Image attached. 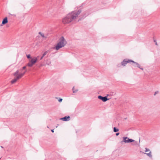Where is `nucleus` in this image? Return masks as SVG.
<instances>
[{
  "mask_svg": "<svg viewBox=\"0 0 160 160\" xmlns=\"http://www.w3.org/2000/svg\"><path fill=\"white\" fill-rule=\"evenodd\" d=\"M81 11L80 10L78 11H74L68 14L62 20L64 23H69L75 21L76 19L80 14Z\"/></svg>",
  "mask_w": 160,
  "mask_h": 160,
  "instance_id": "f257e3e1",
  "label": "nucleus"
},
{
  "mask_svg": "<svg viewBox=\"0 0 160 160\" xmlns=\"http://www.w3.org/2000/svg\"><path fill=\"white\" fill-rule=\"evenodd\" d=\"M67 43V41L64 37L62 36L59 38L58 43L55 47L53 48V49L57 50H58L60 48L65 46Z\"/></svg>",
  "mask_w": 160,
  "mask_h": 160,
  "instance_id": "f03ea898",
  "label": "nucleus"
},
{
  "mask_svg": "<svg viewBox=\"0 0 160 160\" xmlns=\"http://www.w3.org/2000/svg\"><path fill=\"white\" fill-rule=\"evenodd\" d=\"M19 70H17L14 72V73H13V75L15 77V78L13 79L11 81V83L12 84L15 83L18 80L22 78V74L20 75H18V73H19Z\"/></svg>",
  "mask_w": 160,
  "mask_h": 160,
  "instance_id": "7ed1b4c3",
  "label": "nucleus"
},
{
  "mask_svg": "<svg viewBox=\"0 0 160 160\" xmlns=\"http://www.w3.org/2000/svg\"><path fill=\"white\" fill-rule=\"evenodd\" d=\"M38 57H39L38 56L37 58L34 57L33 58H31V60H29L27 65L29 67H32L37 62L38 60L37 58Z\"/></svg>",
  "mask_w": 160,
  "mask_h": 160,
  "instance_id": "20e7f679",
  "label": "nucleus"
},
{
  "mask_svg": "<svg viewBox=\"0 0 160 160\" xmlns=\"http://www.w3.org/2000/svg\"><path fill=\"white\" fill-rule=\"evenodd\" d=\"M130 62H134V61L132 60H129L128 59H124V60L121 62V65L123 66H125L128 63Z\"/></svg>",
  "mask_w": 160,
  "mask_h": 160,
  "instance_id": "39448f33",
  "label": "nucleus"
},
{
  "mask_svg": "<svg viewBox=\"0 0 160 160\" xmlns=\"http://www.w3.org/2000/svg\"><path fill=\"white\" fill-rule=\"evenodd\" d=\"M123 141L125 143L131 142L134 141V140L129 139L127 137H123Z\"/></svg>",
  "mask_w": 160,
  "mask_h": 160,
  "instance_id": "423d86ee",
  "label": "nucleus"
},
{
  "mask_svg": "<svg viewBox=\"0 0 160 160\" xmlns=\"http://www.w3.org/2000/svg\"><path fill=\"white\" fill-rule=\"evenodd\" d=\"M98 99L102 100L103 102H105L109 99L108 98L107 96L103 97L101 95L98 96Z\"/></svg>",
  "mask_w": 160,
  "mask_h": 160,
  "instance_id": "0eeeda50",
  "label": "nucleus"
},
{
  "mask_svg": "<svg viewBox=\"0 0 160 160\" xmlns=\"http://www.w3.org/2000/svg\"><path fill=\"white\" fill-rule=\"evenodd\" d=\"M60 119L64 121H68L70 119V117L69 116H65V117L61 118Z\"/></svg>",
  "mask_w": 160,
  "mask_h": 160,
  "instance_id": "6e6552de",
  "label": "nucleus"
},
{
  "mask_svg": "<svg viewBox=\"0 0 160 160\" xmlns=\"http://www.w3.org/2000/svg\"><path fill=\"white\" fill-rule=\"evenodd\" d=\"M8 22V18L7 17H6L4 18V19L2 20V23L3 24H5L7 23Z\"/></svg>",
  "mask_w": 160,
  "mask_h": 160,
  "instance_id": "1a4fd4ad",
  "label": "nucleus"
},
{
  "mask_svg": "<svg viewBox=\"0 0 160 160\" xmlns=\"http://www.w3.org/2000/svg\"><path fill=\"white\" fill-rule=\"evenodd\" d=\"M133 62L134 63H135L137 65V66L138 68H140V69H141V70H143V68H140V65L138 63L135 62L134 61V62Z\"/></svg>",
  "mask_w": 160,
  "mask_h": 160,
  "instance_id": "9d476101",
  "label": "nucleus"
},
{
  "mask_svg": "<svg viewBox=\"0 0 160 160\" xmlns=\"http://www.w3.org/2000/svg\"><path fill=\"white\" fill-rule=\"evenodd\" d=\"M144 154H146L148 156H149V157L152 158V153L151 151H150L149 153H143Z\"/></svg>",
  "mask_w": 160,
  "mask_h": 160,
  "instance_id": "9b49d317",
  "label": "nucleus"
},
{
  "mask_svg": "<svg viewBox=\"0 0 160 160\" xmlns=\"http://www.w3.org/2000/svg\"><path fill=\"white\" fill-rule=\"evenodd\" d=\"M119 129L118 128H117L116 127H114L113 128V132H117L118 131Z\"/></svg>",
  "mask_w": 160,
  "mask_h": 160,
  "instance_id": "f8f14e48",
  "label": "nucleus"
},
{
  "mask_svg": "<svg viewBox=\"0 0 160 160\" xmlns=\"http://www.w3.org/2000/svg\"><path fill=\"white\" fill-rule=\"evenodd\" d=\"M132 143V144L133 145H138V142L137 141H134Z\"/></svg>",
  "mask_w": 160,
  "mask_h": 160,
  "instance_id": "ddd939ff",
  "label": "nucleus"
},
{
  "mask_svg": "<svg viewBox=\"0 0 160 160\" xmlns=\"http://www.w3.org/2000/svg\"><path fill=\"white\" fill-rule=\"evenodd\" d=\"M48 52V51H46L44 53L42 54V56L44 57Z\"/></svg>",
  "mask_w": 160,
  "mask_h": 160,
  "instance_id": "4468645a",
  "label": "nucleus"
},
{
  "mask_svg": "<svg viewBox=\"0 0 160 160\" xmlns=\"http://www.w3.org/2000/svg\"><path fill=\"white\" fill-rule=\"evenodd\" d=\"M39 34H40L41 36L43 38H46V37L45 36L44 34L43 33H42L41 32H39Z\"/></svg>",
  "mask_w": 160,
  "mask_h": 160,
  "instance_id": "2eb2a0df",
  "label": "nucleus"
},
{
  "mask_svg": "<svg viewBox=\"0 0 160 160\" xmlns=\"http://www.w3.org/2000/svg\"><path fill=\"white\" fill-rule=\"evenodd\" d=\"M26 72V70L23 73H20V74H18V75H20L21 74H22V77L25 74V72Z\"/></svg>",
  "mask_w": 160,
  "mask_h": 160,
  "instance_id": "dca6fc26",
  "label": "nucleus"
},
{
  "mask_svg": "<svg viewBox=\"0 0 160 160\" xmlns=\"http://www.w3.org/2000/svg\"><path fill=\"white\" fill-rule=\"evenodd\" d=\"M74 87H73L72 88L73 92L74 93H76L78 91V90L76 89L75 90H74Z\"/></svg>",
  "mask_w": 160,
  "mask_h": 160,
  "instance_id": "f3484780",
  "label": "nucleus"
},
{
  "mask_svg": "<svg viewBox=\"0 0 160 160\" xmlns=\"http://www.w3.org/2000/svg\"><path fill=\"white\" fill-rule=\"evenodd\" d=\"M27 58H31V55L30 54H28V55H27Z\"/></svg>",
  "mask_w": 160,
  "mask_h": 160,
  "instance_id": "a211bd4d",
  "label": "nucleus"
},
{
  "mask_svg": "<svg viewBox=\"0 0 160 160\" xmlns=\"http://www.w3.org/2000/svg\"><path fill=\"white\" fill-rule=\"evenodd\" d=\"M148 151H149V152L150 151V149L148 148H146L145 152H148Z\"/></svg>",
  "mask_w": 160,
  "mask_h": 160,
  "instance_id": "6ab92c4d",
  "label": "nucleus"
},
{
  "mask_svg": "<svg viewBox=\"0 0 160 160\" xmlns=\"http://www.w3.org/2000/svg\"><path fill=\"white\" fill-rule=\"evenodd\" d=\"M159 92L158 91H156L155 93H154V96H155L156 94H157Z\"/></svg>",
  "mask_w": 160,
  "mask_h": 160,
  "instance_id": "aec40b11",
  "label": "nucleus"
},
{
  "mask_svg": "<svg viewBox=\"0 0 160 160\" xmlns=\"http://www.w3.org/2000/svg\"><path fill=\"white\" fill-rule=\"evenodd\" d=\"M62 98H60L58 100V102H61L62 101Z\"/></svg>",
  "mask_w": 160,
  "mask_h": 160,
  "instance_id": "412c9836",
  "label": "nucleus"
},
{
  "mask_svg": "<svg viewBox=\"0 0 160 160\" xmlns=\"http://www.w3.org/2000/svg\"><path fill=\"white\" fill-rule=\"evenodd\" d=\"M26 66H24L22 68V69H24L26 68Z\"/></svg>",
  "mask_w": 160,
  "mask_h": 160,
  "instance_id": "4be33fe9",
  "label": "nucleus"
},
{
  "mask_svg": "<svg viewBox=\"0 0 160 160\" xmlns=\"http://www.w3.org/2000/svg\"><path fill=\"white\" fill-rule=\"evenodd\" d=\"M119 134V132H118V133H117L116 134V136H118Z\"/></svg>",
  "mask_w": 160,
  "mask_h": 160,
  "instance_id": "5701e85b",
  "label": "nucleus"
},
{
  "mask_svg": "<svg viewBox=\"0 0 160 160\" xmlns=\"http://www.w3.org/2000/svg\"><path fill=\"white\" fill-rule=\"evenodd\" d=\"M43 57L42 56L40 58V60H42L43 59Z\"/></svg>",
  "mask_w": 160,
  "mask_h": 160,
  "instance_id": "b1692460",
  "label": "nucleus"
},
{
  "mask_svg": "<svg viewBox=\"0 0 160 160\" xmlns=\"http://www.w3.org/2000/svg\"><path fill=\"white\" fill-rule=\"evenodd\" d=\"M51 131L52 132H54V130L53 129Z\"/></svg>",
  "mask_w": 160,
  "mask_h": 160,
  "instance_id": "393cba45",
  "label": "nucleus"
},
{
  "mask_svg": "<svg viewBox=\"0 0 160 160\" xmlns=\"http://www.w3.org/2000/svg\"><path fill=\"white\" fill-rule=\"evenodd\" d=\"M81 20V19H79L78 20V22L79 21V20Z\"/></svg>",
  "mask_w": 160,
  "mask_h": 160,
  "instance_id": "a878e982",
  "label": "nucleus"
},
{
  "mask_svg": "<svg viewBox=\"0 0 160 160\" xmlns=\"http://www.w3.org/2000/svg\"><path fill=\"white\" fill-rule=\"evenodd\" d=\"M1 147L2 148H3V147H2V146H1Z\"/></svg>",
  "mask_w": 160,
  "mask_h": 160,
  "instance_id": "bb28decb",
  "label": "nucleus"
},
{
  "mask_svg": "<svg viewBox=\"0 0 160 160\" xmlns=\"http://www.w3.org/2000/svg\"><path fill=\"white\" fill-rule=\"evenodd\" d=\"M1 159V158H0V159Z\"/></svg>",
  "mask_w": 160,
  "mask_h": 160,
  "instance_id": "cd10ccee",
  "label": "nucleus"
}]
</instances>
